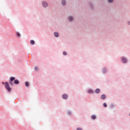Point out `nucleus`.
<instances>
[{
  "instance_id": "nucleus-15",
  "label": "nucleus",
  "mask_w": 130,
  "mask_h": 130,
  "mask_svg": "<svg viewBox=\"0 0 130 130\" xmlns=\"http://www.w3.org/2000/svg\"><path fill=\"white\" fill-rule=\"evenodd\" d=\"M103 106L104 107H107V105L106 104V103H104L103 104Z\"/></svg>"
},
{
  "instance_id": "nucleus-14",
  "label": "nucleus",
  "mask_w": 130,
  "mask_h": 130,
  "mask_svg": "<svg viewBox=\"0 0 130 130\" xmlns=\"http://www.w3.org/2000/svg\"><path fill=\"white\" fill-rule=\"evenodd\" d=\"M30 42L31 44H34L35 43V42L33 40H31Z\"/></svg>"
},
{
  "instance_id": "nucleus-1",
  "label": "nucleus",
  "mask_w": 130,
  "mask_h": 130,
  "mask_svg": "<svg viewBox=\"0 0 130 130\" xmlns=\"http://www.w3.org/2000/svg\"><path fill=\"white\" fill-rule=\"evenodd\" d=\"M2 84L3 85H5V88L7 90V91H8V92H11V87H10V85H9V83L7 82L5 83L3 82Z\"/></svg>"
},
{
  "instance_id": "nucleus-6",
  "label": "nucleus",
  "mask_w": 130,
  "mask_h": 130,
  "mask_svg": "<svg viewBox=\"0 0 130 130\" xmlns=\"http://www.w3.org/2000/svg\"><path fill=\"white\" fill-rule=\"evenodd\" d=\"M101 99H103V100H104V99H106V95H105V94H102L101 95Z\"/></svg>"
},
{
  "instance_id": "nucleus-17",
  "label": "nucleus",
  "mask_w": 130,
  "mask_h": 130,
  "mask_svg": "<svg viewBox=\"0 0 130 130\" xmlns=\"http://www.w3.org/2000/svg\"><path fill=\"white\" fill-rule=\"evenodd\" d=\"M16 34L18 37H20V36H21V35H20V33L19 32H17Z\"/></svg>"
},
{
  "instance_id": "nucleus-4",
  "label": "nucleus",
  "mask_w": 130,
  "mask_h": 130,
  "mask_svg": "<svg viewBox=\"0 0 130 130\" xmlns=\"http://www.w3.org/2000/svg\"><path fill=\"white\" fill-rule=\"evenodd\" d=\"M63 99H68V94H64L62 95Z\"/></svg>"
},
{
  "instance_id": "nucleus-2",
  "label": "nucleus",
  "mask_w": 130,
  "mask_h": 130,
  "mask_svg": "<svg viewBox=\"0 0 130 130\" xmlns=\"http://www.w3.org/2000/svg\"><path fill=\"white\" fill-rule=\"evenodd\" d=\"M15 79H16L15 77H11L10 78V85H13V81H14V80H15Z\"/></svg>"
},
{
  "instance_id": "nucleus-19",
  "label": "nucleus",
  "mask_w": 130,
  "mask_h": 130,
  "mask_svg": "<svg viewBox=\"0 0 130 130\" xmlns=\"http://www.w3.org/2000/svg\"><path fill=\"white\" fill-rule=\"evenodd\" d=\"M108 2L109 3H112V2H113V0H108Z\"/></svg>"
},
{
  "instance_id": "nucleus-21",
  "label": "nucleus",
  "mask_w": 130,
  "mask_h": 130,
  "mask_svg": "<svg viewBox=\"0 0 130 130\" xmlns=\"http://www.w3.org/2000/svg\"><path fill=\"white\" fill-rule=\"evenodd\" d=\"M35 70H38V68L37 67L35 68Z\"/></svg>"
},
{
  "instance_id": "nucleus-7",
  "label": "nucleus",
  "mask_w": 130,
  "mask_h": 130,
  "mask_svg": "<svg viewBox=\"0 0 130 130\" xmlns=\"http://www.w3.org/2000/svg\"><path fill=\"white\" fill-rule=\"evenodd\" d=\"M14 83L16 85H18L19 84V80H15L14 81Z\"/></svg>"
},
{
  "instance_id": "nucleus-9",
  "label": "nucleus",
  "mask_w": 130,
  "mask_h": 130,
  "mask_svg": "<svg viewBox=\"0 0 130 130\" xmlns=\"http://www.w3.org/2000/svg\"><path fill=\"white\" fill-rule=\"evenodd\" d=\"M99 92H100V89H95V93H96V94H98V93H99Z\"/></svg>"
},
{
  "instance_id": "nucleus-20",
  "label": "nucleus",
  "mask_w": 130,
  "mask_h": 130,
  "mask_svg": "<svg viewBox=\"0 0 130 130\" xmlns=\"http://www.w3.org/2000/svg\"><path fill=\"white\" fill-rule=\"evenodd\" d=\"M77 130H82V128H77Z\"/></svg>"
},
{
  "instance_id": "nucleus-5",
  "label": "nucleus",
  "mask_w": 130,
  "mask_h": 130,
  "mask_svg": "<svg viewBox=\"0 0 130 130\" xmlns=\"http://www.w3.org/2000/svg\"><path fill=\"white\" fill-rule=\"evenodd\" d=\"M121 61H122V62L125 63V62H126L127 60L125 58L122 57V58H121Z\"/></svg>"
},
{
  "instance_id": "nucleus-8",
  "label": "nucleus",
  "mask_w": 130,
  "mask_h": 130,
  "mask_svg": "<svg viewBox=\"0 0 130 130\" xmlns=\"http://www.w3.org/2000/svg\"><path fill=\"white\" fill-rule=\"evenodd\" d=\"M91 119H96V116H95V115H92L91 116Z\"/></svg>"
},
{
  "instance_id": "nucleus-3",
  "label": "nucleus",
  "mask_w": 130,
  "mask_h": 130,
  "mask_svg": "<svg viewBox=\"0 0 130 130\" xmlns=\"http://www.w3.org/2000/svg\"><path fill=\"white\" fill-rule=\"evenodd\" d=\"M42 6L44 8H46V7H47L48 6V4H47V3H46L45 2H42Z\"/></svg>"
},
{
  "instance_id": "nucleus-16",
  "label": "nucleus",
  "mask_w": 130,
  "mask_h": 130,
  "mask_svg": "<svg viewBox=\"0 0 130 130\" xmlns=\"http://www.w3.org/2000/svg\"><path fill=\"white\" fill-rule=\"evenodd\" d=\"M88 93H93V91L92 90H89Z\"/></svg>"
},
{
  "instance_id": "nucleus-12",
  "label": "nucleus",
  "mask_w": 130,
  "mask_h": 130,
  "mask_svg": "<svg viewBox=\"0 0 130 130\" xmlns=\"http://www.w3.org/2000/svg\"><path fill=\"white\" fill-rule=\"evenodd\" d=\"M68 20L69 21H73V17H69L68 18Z\"/></svg>"
},
{
  "instance_id": "nucleus-18",
  "label": "nucleus",
  "mask_w": 130,
  "mask_h": 130,
  "mask_svg": "<svg viewBox=\"0 0 130 130\" xmlns=\"http://www.w3.org/2000/svg\"><path fill=\"white\" fill-rule=\"evenodd\" d=\"M63 55H67V52L63 51Z\"/></svg>"
},
{
  "instance_id": "nucleus-13",
  "label": "nucleus",
  "mask_w": 130,
  "mask_h": 130,
  "mask_svg": "<svg viewBox=\"0 0 130 130\" xmlns=\"http://www.w3.org/2000/svg\"><path fill=\"white\" fill-rule=\"evenodd\" d=\"M61 3L63 6H64V5H66V1L63 0L62 1Z\"/></svg>"
},
{
  "instance_id": "nucleus-10",
  "label": "nucleus",
  "mask_w": 130,
  "mask_h": 130,
  "mask_svg": "<svg viewBox=\"0 0 130 130\" xmlns=\"http://www.w3.org/2000/svg\"><path fill=\"white\" fill-rule=\"evenodd\" d=\"M54 34L55 37H58V32H54Z\"/></svg>"
},
{
  "instance_id": "nucleus-11",
  "label": "nucleus",
  "mask_w": 130,
  "mask_h": 130,
  "mask_svg": "<svg viewBox=\"0 0 130 130\" xmlns=\"http://www.w3.org/2000/svg\"><path fill=\"white\" fill-rule=\"evenodd\" d=\"M25 84L26 87H29V82L26 81L25 82Z\"/></svg>"
}]
</instances>
